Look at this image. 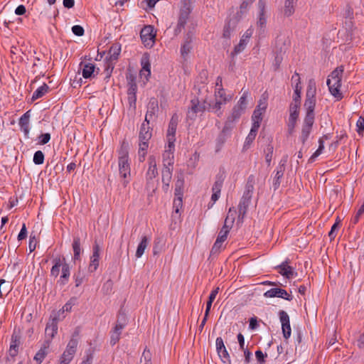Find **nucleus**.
<instances>
[{
  "mask_svg": "<svg viewBox=\"0 0 364 364\" xmlns=\"http://www.w3.org/2000/svg\"><path fill=\"white\" fill-rule=\"evenodd\" d=\"M316 85L314 79L308 82L304 107L305 116L301 126L299 140L303 145L305 144L311 133L313 125L315 122V108L316 105Z\"/></svg>",
  "mask_w": 364,
  "mask_h": 364,
  "instance_id": "1",
  "label": "nucleus"
},
{
  "mask_svg": "<svg viewBox=\"0 0 364 364\" xmlns=\"http://www.w3.org/2000/svg\"><path fill=\"white\" fill-rule=\"evenodd\" d=\"M118 168L122 185L126 187L130 181L131 167L128 144L125 141L122 142L118 150Z\"/></svg>",
  "mask_w": 364,
  "mask_h": 364,
  "instance_id": "2",
  "label": "nucleus"
},
{
  "mask_svg": "<svg viewBox=\"0 0 364 364\" xmlns=\"http://www.w3.org/2000/svg\"><path fill=\"white\" fill-rule=\"evenodd\" d=\"M343 71V66L341 65L336 68L331 72L326 81L328 90L336 101H340L343 97V93L341 91Z\"/></svg>",
  "mask_w": 364,
  "mask_h": 364,
  "instance_id": "3",
  "label": "nucleus"
},
{
  "mask_svg": "<svg viewBox=\"0 0 364 364\" xmlns=\"http://www.w3.org/2000/svg\"><path fill=\"white\" fill-rule=\"evenodd\" d=\"M152 136V129L149 124L143 122L141 125L139 133V160L143 162L145 160L149 148V140Z\"/></svg>",
  "mask_w": 364,
  "mask_h": 364,
  "instance_id": "4",
  "label": "nucleus"
},
{
  "mask_svg": "<svg viewBox=\"0 0 364 364\" xmlns=\"http://www.w3.org/2000/svg\"><path fill=\"white\" fill-rule=\"evenodd\" d=\"M59 321H60L59 315H58L57 317H55L50 314L49 321H48L45 329V334L46 337V340H50L51 341L57 334L58 329V324Z\"/></svg>",
  "mask_w": 364,
  "mask_h": 364,
  "instance_id": "5",
  "label": "nucleus"
},
{
  "mask_svg": "<svg viewBox=\"0 0 364 364\" xmlns=\"http://www.w3.org/2000/svg\"><path fill=\"white\" fill-rule=\"evenodd\" d=\"M149 168L146 173V188H151L153 183V179L158 176V170L156 168V157L153 155L149 156L148 159Z\"/></svg>",
  "mask_w": 364,
  "mask_h": 364,
  "instance_id": "6",
  "label": "nucleus"
},
{
  "mask_svg": "<svg viewBox=\"0 0 364 364\" xmlns=\"http://www.w3.org/2000/svg\"><path fill=\"white\" fill-rule=\"evenodd\" d=\"M178 123V116L177 114L172 115L168 123V129L166 132L167 144L175 145L176 141V132Z\"/></svg>",
  "mask_w": 364,
  "mask_h": 364,
  "instance_id": "7",
  "label": "nucleus"
},
{
  "mask_svg": "<svg viewBox=\"0 0 364 364\" xmlns=\"http://www.w3.org/2000/svg\"><path fill=\"white\" fill-rule=\"evenodd\" d=\"M191 14L190 7L185 4L180 9L177 26L175 28V35H178L184 28Z\"/></svg>",
  "mask_w": 364,
  "mask_h": 364,
  "instance_id": "8",
  "label": "nucleus"
},
{
  "mask_svg": "<svg viewBox=\"0 0 364 364\" xmlns=\"http://www.w3.org/2000/svg\"><path fill=\"white\" fill-rule=\"evenodd\" d=\"M253 28L250 27L244 33L240 40L239 43L235 46L233 51L231 53L232 57H234L245 50L250 41V38L253 34Z\"/></svg>",
  "mask_w": 364,
  "mask_h": 364,
  "instance_id": "9",
  "label": "nucleus"
},
{
  "mask_svg": "<svg viewBox=\"0 0 364 364\" xmlns=\"http://www.w3.org/2000/svg\"><path fill=\"white\" fill-rule=\"evenodd\" d=\"M100 247L95 241L92 246V252L90 258V264L87 269L89 272L92 273L97 269L100 263Z\"/></svg>",
  "mask_w": 364,
  "mask_h": 364,
  "instance_id": "10",
  "label": "nucleus"
},
{
  "mask_svg": "<svg viewBox=\"0 0 364 364\" xmlns=\"http://www.w3.org/2000/svg\"><path fill=\"white\" fill-rule=\"evenodd\" d=\"M154 28L151 25L145 26L140 32L141 41L145 46H152L155 38Z\"/></svg>",
  "mask_w": 364,
  "mask_h": 364,
  "instance_id": "11",
  "label": "nucleus"
},
{
  "mask_svg": "<svg viewBox=\"0 0 364 364\" xmlns=\"http://www.w3.org/2000/svg\"><path fill=\"white\" fill-rule=\"evenodd\" d=\"M175 145L167 144L162 154L163 167L173 168L174 164Z\"/></svg>",
  "mask_w": 364,
  "mask_h": 364,
  "instance_id": "12",
  "label": "nucleus"
},
{
  "mask_svg": "<svg viewBox=\"0 0 364 364\" xmlns=\"http://www.w3.org/2000/svg\"><path fill=\"white\" fill-rule=\"evenodd\" d=\"M205 109L204 105L200 104L198 98L195 97L191 100V107L187 112V117L189 119L194 120L196 118L197 114L203 112Z\"/></svg>",
  "mask_w": 364,
  "mask_h": 364,
  "instance_id": "13",
  "label": "nucleus"
},
{
  "mask_svg": "<svg viewBox=\"0 0 364 364\" xmlns=\"http://www.w3.org/2000/svg\"><path fill=\"white\" fill-rule=\"evenodd\" d=\"M279 316L282 323V329L284 338L285 339H288L291 336V333L289 316L288 314L283 310L279 311Z\"/></svg>",
  "mask_w": 364,
  "mask_h": 364,
  "instance_id": "14",
  "label": "nucleus"
},
{
  "mask_svg": "<svg viewBox=\"0 0 364 364\" xmlns=\"http://www.w3.org/2000/svg\"><path fill=\"white\" fill-rule=\"evenodd\" d=\"M232 129L233 128H232L231 127H230L225 124H224L223 130L221 131V132L219 134V135L218 136V137L216 139V141H215V151L216 152L219 151L222 149L223 146L224 145V144L225 143L227 139L230 137Z\"/></svg>",
  "mask_w": 364,
  "mask_h": 364,
  "instance_id": "15",
  "label": "nucleus"
},
{
  "mask_svg": "<svg viewBox=\"0 0 364 364\" xmlns=\"http://www.w3.org/2000/svg\"><path fill=\"white\" fill-rule=\"evenodd\" d=\"M252 197V196L251 195L243 193L238 205V221H243V219L251 203Z\"/></svg>",
  "mask_w": 364,
  "mask_h": 364,
  "instance_id": "16",
  "label": "nucleus"
},
{
  "mask_svg": "<svg viewBox=\"0 0 364 364\" xmlns=\"http://www.w3.org/2000/svg\"><path fill=\"white\" fill-rule=\"evenodd\" d=\"M266 298L279 297L287 301H291L293 296L289 294L285 289L281 288H272L264 293Z\"/></svg>",
  "mask_w": 364,
  "mask_h": 364,
  "instance_id": "17",
  "label": "nucleus"
},
{
  "mask_svg": "<svg viewBox=\"0 0 364 364\" xmlns=\"http://www.w3.org/2000/svg\"><path fill=\"white\" fill-rule=\"evenodd\" d=\"M287 161V156H284L279 162L278 166L277 167L276 174L273 179V188L274 190L279 188L281 184V179L284 176V173L285 171V164Z\"/></svg>",
  "mask_w": 364,
  "mask_h": 364,
  "instance_id": "18",
  "label": "nucleus"
},
{
  "mask_svg": "<svg viewBox=\"0 0 364 364\" xmlns=\"http://www.w3.org/2000/svg\"><path fill=\"white\" fill-rule=\"evenodd\" d=\"M245 112V109L235 105L231 111V113L227 117L225 124L231 127L232 128H234L235 122L239 120Z\"/></svg>",
  "mask_w": 364,
  "mask_h": 364,
  "instance_id": "19",
  "label": "nucleus"
},
{
  "mask_svg": "<svg viewBox=\"0 0 364 364\" xmlns=\"http://www.w3.org/2000/svg\"><path fill=\"white\" fill-rule=\"evenodd\" d=\"M159 110L158 101L156 98H151L147 105V112L146 113L144 123L149 124L156 116Z\"/></svg>",
  "mask_w": 364,
  "mask_h": 364,
  "instance_id": "20",
  "label": "nucleus"
},
{
  "mask_svg": "<svg viewBox=\"0 0 364 364\" xmlns=\"http://www.w3.org/2000/svg\"><path fill=\"white\" fill-rule=\"evenodd\" d=\"M259 9L258 18L257 21V26L260 29H264L267 24V18L265 16L266 2L264 0H259L257 3Z\"/></svg>",
  "mask_w": 364,
  "mask_h": 364,
  "instance_id": "21",
  "label": "nucleus"
},
{
  "mask_svg": "<svg viewBox=\"0 0 364 364\" xmlns=\"http://www.w3.org/2000/svg\"><path fill=\"white\" fill-rule=\"evenodd\" d=\"M31 110L25 112L19 119L18 125L26 138H29Z\"/></svg>",
  "mask_w": 364,
  "mask_h": 364,
  "instance_id": "22",
  "label": "nucleus"
},
{
  "mask_svg": "<svg viewBox=\"0 0 364 364\" xmlns=\"http://www.w3.org/2000/svg\"><path fill=\"white\" fill-rule=\"evenodd\" d=\"M216 351L219 357L222 359L223 363L230 361V355L225 346L223 340L221 337H218L215 341Z\"/></svg>",
  "mask_w": 364,
  "mask_h": 364,
  "instance_id": "23",
  "label": "nucleus"
},
{
  "mask_svg": "<svg viewBox=\"0 0 364 364\" xmlns=\"http://www.w3.org/2000/svg\"><path fill=\"white\" fill-rule=\"evenodd\" d=\"M50 345V340H45L43 341L41 348L36 353L33 358V360L36 362L37 364H41L44 358L48 354Z\"/></svg>",
  "mask_w": 364,
  "mask_h": 364,
  "instance_id": "24",
  "label": "nucleus"
},
{
  "mask_svg": "<svg viewBox=\"0 0 364 364\" xmlns=\"http://www.w3.org/2000/svg\"><path fill=\"white\" fill-rule=\"evenodd\" d=\"M289 259H286L282 264L278 265L276 268L279 269V273L287 279H291L296 276V272H294V268L288 265Z\"/></svg>",
  "mask_w": 364,
  "mask_h": 364,
  "instance_id": "25",
  "label": "nucleus"
},
{
  "mask_svg": "<svg viewBox=\"0 0 364 364\" xmlns=\"http://www.w3.org/2000/svg\"><path fill=\"white\" fill-rule=\"evenodd\" d=\"M141 70H140L141 77H144L146 80H149L151 75V63L149 61V56L147 53L143 55L141 60Z\"/></svg>",
  "mask_w": 364,
  "mask_h": 364,
  "instance_id": "26",
  "label": "nucleus"
},
{
  "mask_svg": "<svg viewBox=\"0 0 364 364\" xmlns=\"http://www.w3.org/2000/svg\"><path fill=\"white\" fill-rule=\"evenodd\" d=\"M65 262L64 257L58 256L53 259V267L50 269V276L57 278L60 274V267L62 268Z\"/></svg>",
  "mask_w": 364,
  "mask_h": 364,
  "instance_id": "27",
  "label": "nucleus"
},
{
  "mask_svg": "<svg viewBox=\"0 0 364 364\" xmlns=\"http://www.w3.org/2000/svg\"><path fill=\"white\" fill-rule=\"evenodd\" d=\"M80 67L82 69V77L85 79L92 78L95 77V65L91 63H82L80 64Z\"/></svg>",
  "mask_w": 364,
  "mask_h": 364,
  "instance_id": "28",
  "label": "nucleus"
},
{
  "mask_svg": "<svg viewBox=\"0 0 364 364\" xmlns=\"http://www.w3.org/2000/svg\"><path fill=\"white\" fill-rule=\"evenodd\" d=\"M70 276V267L69 264L65 262L61 268V275L58 281L60 286H65L69 281Z\"/></svg>",
  "mask_w": 364,
  "mask_h": 364,
  "instance_id": "29",
  "label": "nucleus"
},
{
  "mask_svg": "<svg viewBox=\"0 0 364 364\" xmlns=\"http://www.w3.org/2000/svg\"><path fill=\"white\" fill-rule=\"evenodd\" d=\"M291 80L296 82L294 92L293 95V101L301 102V86L299 75L295 73L291 77Z\"/></svg>",
  "mask_w": 364,
  "mask_h": 364,
  "instance_id": "30",
  "label": "nucleus"
},
{
  "mask_svg": "<svg viewBox=\"0 0 364 364\" xmlns=\"http://www.w3.org/2000/svg\"><path fill=\"white\" fill-rule=\"evenodd\" d=\"M149 242V240L146 236H143L141 240L138 245L135 256L136 258H140L143 254L144 253L145 250L146 249Z\"/></svg>",
  "mask_w": 364,
  "mask_h": 364,
  "instance_id": "31",
  "label": "nucleus"
},
{
  "mask_svg": "<svg viewBox=\"0 0 364 364\" xmlns=\"http://www.w3.org/2000/svg\"><path fill=\"white\" fill-rule=\"evenodd\" d=\"M19 344V337L16 335H12L11 341L9 347V354L11 356L14 357L17 355Z\"/></svg>",
  "mask_w": 364,
  "mask_h": 364,
  "instance_id": "32",
  "label": "nucleus"
},
{
  "mask_svg": "<svg viewBox=\"0 0 364 364\" xmlns=\"http://www.w3.org/2000/svg\"><path fill=\"white\" fill-rule=\"evenodd\" d=\"M258 129H259L251 127L250 132L248 134V135L246 137L245 141L244 142V145H243V148H242L244 151L247 150L250 148V145L252 144V143L253 142V141L255 140V139L256 137Z\"/></svg>",
  "mask_w": 364,
  "mask_h": 364,
  "instance_id": "33",
  "label": "nucleus"
},
{
  "mask_svg": "<svg viewBox=\"0 0 364 364\" xmlns=\"http://www.w3.org/2000/svg\"><path fill=\"white\" fill-rule=\"evenodd\" d=\"M299 114H289V117L287 122V131L289 134L291 135L294 131L299 119Z\"/></svg>",
  "mask_w": 364,
  "mask_h": 364,
  "instance_id": "34",
  "label": "nucleus"
},
{
  "mask_svg": "<svg viewBox=\"0 0 364 364\" xmlns=\"http://www.w3.org/2000/svg\"><path fill=\"white\" fill-rule=\"evenodd\" d=\"M49 87L47 84L43 83L33 92L31 100L35 101L42 97H43L49 90Z\"/></svg>",
  "mask_w": 364,
  "mask_h": 364,
  "instance_id": "35",
  "label": "nucleus"
},
{
  "mask_svg": "<svg viewBox=\"0 0 364 364\" xmlns=\"http://www.w3.org/2000/svg\"><path fill=\"white\" fill-rule=\"evenodd\" d=\"M236 213V210L234 207H232L229 209L227 217L225 219L223 227L228 228L229 230H231L234 221H235V215Z\"/></svg>",
  "mask_w": 364,
  "mask_h": 364,
  "instance_id": "36",
  "label": "nucleus"
},
{
  "mask_svg": "<svg viewBox=\"0 0 364 364\" xmlns=\"http://www.w3.org/2000/svg\"><path fill=\"white\" fill-rule=\"evenodd\" d=\"M121 52V45L119 43L112 44L109 50L108 55L112 60H117Z\"/></svg>",
  "mask_w": 364,
  "mask_h": 364,
  "instance_id": "37",
  "label": "nucleus"
},
{
  "mask_svg": "<svg viewBox=\"0 0 364 364\" xmlns=\"http://www.w3.org/2000/svg\"><path fill=\"white\" fill-rule=\"evenodd\" d=\"M215 101L214 104L210 105V110L213 112L217 114L218 117H221L223 115V112L221 111L222 106L225 105L227 102H223L221 99H215Z\"/></svg>",
  "mask_w": 364,
  "mask_h": 364,
  "instance_id": "38",
  "label": "nucleus"
},
{
  "mask_svg": "<svg viewBox=\"0 0 364 364\" xmlns=\"http://www.w3.org/2000/svg\"><path fill=\"white\" fill-rule=\"evenodd\" d=\"M263 112L259 109H255L252 116V127L259 129L260 123L262 120Z\"/></svg>",
  "mask_w": 364,
  "mask_h": 364,
  "instance_id": "39",
  "label": "nucleus"
},
{
  "mask_svg": "<svg viewBox=\"0 0 364 364\" xmlns=\"http://www.w3.org/2000/svg\"><path fill=\"white\" fill-rule=\"evenodd\" d=\"M73 250L74 252L73 259L78 260L80 257L81 247H80V239L79 237H75L73 242Z\"/></svg>",
  "mask_w": 364,
  "mask_h": 364,
  "instance_id": "40",
  "label": "nucleus"
},
{
  "mask_svg": "<svg viewBox=\"0 0 364 364\" xmlns=\"http://www.w3.org/2000/svg\"><path fill=\"white\" fill-rule=\"evenodd\" d=\"M215 99H221L223 102H228L232 100V95H226L223 87H218L215 91Z\"/></svg>",
  "mask_w": 364,
  "mask_h": 364,
  "instance_id": "41",
  "label": "nucleus"
},
{
  "mask_svg": "<svg viewBox=\"0 0 364 364\" xmlns=\"http://www.w3.org/2000/svg\"><path fill=\"white\" fill-rule=\"evenodd\" d=\"M72 306V304L68 301L62 307V309H60L58 311L52 312L51 314L55 317H57V316L59 315V318H60V321H62L65 317L64 313L70 311Z\"/></svg>",
  "mask_w": 364,
  "mask_h": 364,
  "instance_id": "42",
  "label": "nucleus"
},
{
  "mask_svg": "<svg viewBox=\"0 0 364 364\" xmlns=\"http://www.w3.org/2000/svg\"><path fill=\"white\" fill-rule=\"evenodd\" d=\"M191 39L188 37L181 48V55L185 59L192 50Z\"/></svg>",
  "mask_w": 364,
  "mask_h": 364,
  "instance_id": "43",
  "label": "nucleus"
},
{
  "mask_svg": "<svg viewBox=\"0 0 364 364\" xmlns=\"http://www.w3.org/2000/svg\"><path fill=\"white\" fill-rule=\"evenodd\" d=\"M173 168L163 167L161 173L162 183H171L172 179Z\"/></svg>",
  "mask_w": 364,
  "mask_h": 364,
  "instance_id": "44",
  "label": "nucleus"
},
{
  "mask_svg": "<svg viewBox=\"0 0 364 364\" xmlns=\"http://www.w3.org/2000/svg\"><path fill=\"white\" fill-rule=\"evenodd\" d=\"M295 4L294 3L285 2L283 9L284 16L286 17H289L292 16L295 11Z\"/></svg>",
  "mask_w": 364,
  "mask_h": 364,
  "instance_id": "45",
  "label": "nucleus"
},
{
  "mask_svg": "<svg viewBox=\"0 0 364 364\" xmlns=\"http://www.w3.org/2000/svg\"><path fill=\"white\" fill-rule=\"evenodd\" d=\"M223 181H224V177L223 176V175L222 174L217 175L216 180L212 187V191L216 192V193H220L221 188L223 185Z\"/></svg>",
  "mask_w": 364,
  "mask_h": 364,
  "instance_id": "46",
  "label": "nucleus"
},
{
  "mask_svg": "<svg viewBox=\"0 0 364 364\" xmlns=\"http://www.w3.org/2000/svg\"><path fill=\"white\" fill-rule=\"evenodd\" d=\"M183 186L184 180L183 178H178L175 183V196H183Z\"/></svg>",
  "mask_w": 364,
  "mask_h": 364,
  "instance_id": "47",
  "label": "nucleus"
},
{
  "mask_svg": "<svg viewBox=\"0 0 364 364\" xmlns=\"http://www.w3.org/2000/svg\"><path fill=\"white\" fill-rule=\"evenodd\" d=\"M75 354V353L65 349L60 358L61 360L65 361L67 364H70V363L73 359Z\"/></svg>",
  "mask_w": 364,
  "mask_h": 364,
  "instance_id": "48",
  "label": "nucleus"
},
{
  "mask_svg": "<svg viewBox=\"0 0 364 364\" xmlns=\"http://www.w3.org/2000/svg\"><path fill=\"white\" fill-rule=\"evenodd\" d=\"M137 85L134 78L131 77L128 81L127 95H136Z\"/></svg>",
  "mask_w": 364,
  "mask_h": 364,
  "instance_id": "49",
  "label": "nucleus"
},
{
  "mask_svg": "<svg viewBox=\"0 0 364 364\" xmlns=\"http://www.w3.org/2000/svg\"><path fill=\"white\" fill-rule=\"evenodd\" d=\"M247 95H248L247 91L244 92L242 95L240 97L237 103L235 105L246 110L247 106Z\"/></svg>",
  "mask_w": 364,
  "mask_h": 364,
  "instance_id": "50",
  "label": "nucleus"
},
{
  "mask_svg": "<svg viewBox=\"0 0 364 364\" xmlns=\"http://www.w3.org/2000/svg\"><path fill=\"white\" fill-rule=\"evenodd\" d=\"M223 242H224L223 241H222L221 240H220L217 237L215 243L213 244V245L212 247L210 254L211 255L218 254L220 252V250H221Z\"/></svg>",
  "mask_w": 364,
  "mask_h": 364,
  "instance_id": "51",
  "label": "nucleus"
},
{
  "mask_svg": "<svg viewBox=\"0 0 364 364\" xmlns=\"http://www.w3.org/2000/svg\"><path fill=\"white\" fill-rule=\"evenodd\" d=\"M33 163L36 165H41L44 162V154L41 151H37L33 155Z\"/></svg>",
  "mask_w": 364,
  "mask_h": 364,
  "instance_id": "52",
  "label": "nucleus"
},
{
  "mask_svg": "<svg viewBox=\"0 0 364 364\" xmlns=\"http://www.w3.org/2000/svg\"><path fill=\"white\" fill-rule=\"evenodd\" d=\"M301 102L293 101L289 105V114H299Z\"/></svg>",
  "mask_w": 364,
  "mask_h": 364,
  "instance_id": "53",
  "label": "nucleus"
},
{
  "mask_svg": "<svg viewBox=\"0 0 364 364\" xmlns=\"http://www.w3.org/2000/svg\"><path fill=\"white\" fill-rule=\"evenodd\" d=\"M356 131L358 135L363 136L364 134V117H359L356 122Z\"/></svg>",
  "mask_w": 364,
  "mask_h": 364,
  "instance_id": "54",
  "label": "nucleus"
},
{
  "mask_svg": "<svg viewBox=\"0 0 364 364\" xmlns=\"http://www.w3.org/2000/svg\"><path fill=\"white\" fill-rule=\"evenodd\" d=\"M77 345H78V339L75 338H71L70 340L69 341L65 349L71 350L72 352L76 353Z\"/></svg>",
  "mask_w": 364,
  "mask_h": 364,
  "instance_id": "55",
  "label": "nucleus"
},
{
  "mask_svg": "<svg viewBox=\"0 0 364 364\" xmlns=\"http://www.w3.org/2000/svg\"><path fill=\"white\" fill-rule=\"evenodd\" d=\"M183 206V196H175L173 207L176 213H179L180 209Z\"/></svg>",
  "mask_w": 364,
  "mask_h": 364,
  "instance_id": "56",
  "label": "nucleus"
},
{
  "mask_svg": "<svg viewBox=\"0 0 364 364\" xmlns=\"http://www.w3.org/2000/svg\"><path fill=\"white\" fill-rule=\"evenodd\" d=\"M230 230H229L228 228L223 226L218 234V238L225 242L228 237Z\"/></svg>",
  "mask_w": 364,
  "mask_h": 364,
  "instance_id": "57",
  "label": "nucleus"
},
{
  "mask_svg": "<svg viewBox=\"0 0 364 364\" xmlns=\"http://www.w3.org/2000/svg\"><path fill=\"white\" fill-rule=\"evenodd\" d=\"M364 213V209L361 207L359 208L355 215L352 218L350 223L353 225H355L358 223L360 218Z\"/></svg>",
  "mask_w": 364,
  "mask_h": 364,
  "instance_id": "58",
  "label": "nucleus"
},
{
  "mask_svg": "<svg viewBox=\"0 0 364 364\" xmlns=\"http://www.w3.org/2000/svg\"><path fill=\"white\" fill-rule=\"evenodd\" d=\"M255 357H256L257 362L259 364H264V363H265V358L267 357V355L264 354L262 350H257L255 352Z\"/></svg>",
  "mask_w": 364,
  "mask_h": 364,
  "instance_id": "59",
  "label": "nucleus"
},
{
  "mask_svg": "<svg viewBox=\"0 0 364 364\" xmlns=\"http://www.w3.org/2000/svg\"><path fill=\"white\" fill-rule=\"evenodd\" d=\"M39 144L41 145L46 144L50 140V134L49 133L42 134L38 136Z\"/></svg>",
  "mask_w": 364,
  "mask_h": 364,
  "instance_id": "60",
  "label": "nucleus"
},
{
  "mask_svg": "<svg viewBox=\"0 0 364 364\" xmlns=\"http://www.w3.org/2000/svg\"><path fill=\"white\" fill-rule=\"evenodd\" d=\"M73 33L77 36H82L84 35V28L80 25H75L72 27Z\"/></svg>",
  "mask_w": 364,
  "mask_h": 364,
  "instance_id": "61",
  "label": "nucleus"
},
{
  "mask_svg": "<svg viewBox=\"0 0 364 364\" xmlns=\"http://www.w3.org/2000/svg\"><path fill=\"white\" fill-rule=\"evenodd\" d=\"M272 154H273V146L271 145H269L267 146V153L265 155V160L268 165H269L272 161Z\"/></svg>",
  "mask_w": 364,
  "mask_h": 364,
  "instance_id": "62",
  "label": "nucleus"
},
{
  "mask_svg": "<svg viewBox=\"0 0 364 364\" xmlns=\"http://www.w3.org/2000/svg\"><path fill=\"white\" fill-rule=\"evenodd\" d=\"M37 244V240L35 235H31L29 238L28 248L30 252H33L36 250Z\"/></svg>",
  "mask_w": 364,
  "mask_h": 364,
  "instance_id": "63",
  "label": "nucleus"
},
{
  "mask_svg": "<svg viewBox=\"0 0 364 364\" xmlns=\"http://www.w3.org/2000/svg\"><path fill=\"white\" fill-rule=\"evenodd\" d=\"M128 97V103L130 108H132L134 110L136 109V95H127Z\"/></svg>",
  "mask_w": 364,
  "mask_h": 364,
  "instance_id": "64",
  "label": "nucleus"
}]
</instances>
